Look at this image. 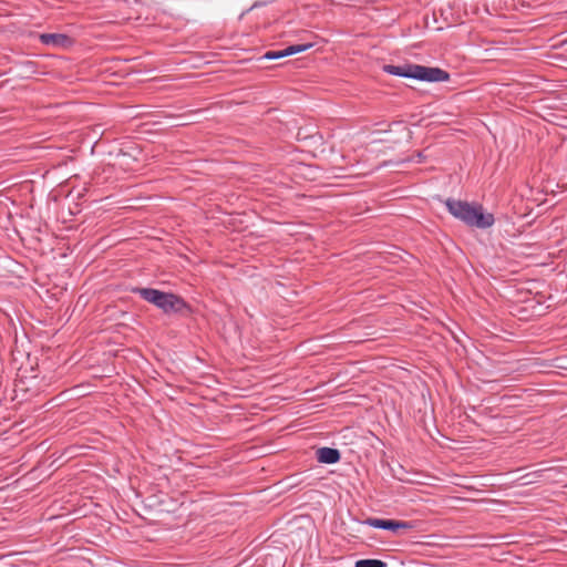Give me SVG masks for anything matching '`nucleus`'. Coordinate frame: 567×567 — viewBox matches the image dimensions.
I'll return each instance as SVG.
<instances>
[{"label": "nucleus", "instance_id": "obj_1", "mask_svg": "<svg viewBox=\"0 0 567 567\" xmlns=\"http://www.w3.org/2000/svg\"><path fill=\"white\" fill-rule=\"evenodd\" d=\"M445 206L455 218L462 220L467 226L485 229L494 224V216L485 213L480 205L447 199Z\"/></svg>", "mask_w": 567, "mask_h": 567}, {"label": "nucleus", "instance_id": "obj_2", "mask_svg": "<svg viewBox=\"0 0 567 567\" xmlns=\"http://www.w3.org/2000/svg\"><path fill=\"white\" fill-rule=\"evenodd\" d=\"M383 70L392 75L425 81V82H443L449 80V73L440 68L423 66L419 64L392 65L386 64Z\"/></svg>", "mask_w": 567, "mask_h": 567}, {"label": "nucleus", "instance_id": "obj_3", "mask_svg": "<svg viewBox=\"0 0 567 567\" xmlns=\"http://www.w3.org/2000/svg\"><path fill=\"white\" fill-rule=\"evenodd\" d=\"M137 292L144 300L155 305L165 312L179 311L185 306L184 301L173 293L151 288H141Z\"/></svg>", "mask_w": 567, "mask_h": 567}, {"label": "nucleus", "instance_id": "obj_4", "mask_svg": "<svg viewBox=\"0 0 567 567\" xmlns=\"http://www.w3.org/2000/svg\"><path fill=\"white\" fill-rule=\"evenodd\" d=\"M365 524L380 529H386L392 532H398L399 529H410L411 524L402 520H393V519H381V518H368Z\"/></svg>", "mask_w": 567, "mask_h": 567}, {"label": "nucleus", "instance_id": "obj_5", "mask_svg": "<svg viewBox=\"0 0 567 567\" xmlns=\"http://www.w3.org/2000/svg\"><path fill=\"white\" fill-rule=\"evenodd\" d=\"M40 40L43 44L54 48H66L72 43L71 39L62 33H42Z\"/></svg>", "mask_w": 567, "mask_h": 567}, {"label": "nucleus", "instance_id": "obj_6", "mask_svg": "<svg viewBox=\"0 0 567 567\" xmlns=\"http://www.w3.org/2000/svg\"><path fill=\"white\" fill-rule=\"evenodd\" d=\"M316 454L318 462L324 464H334L340 460V452L332 447H320Z\"/></svg>", "mask_w": 567, "mask_h": 567}, {"label": "nucleus", "instance_id": "obj_7", "mask_svg": "<svg viewBox=\"0 0 567 567\" xmlns=\"http://www.w3.org/2000/svg\"><path fill=\"white\" fill-rule=\"evenodd\" d=\"M385 563L379 559H360L355 563V567H385Z\"/></svg>", "mask_w": 567, "mask_h": 567}, {"label": "nucleus", "instance_id": "obj_8", "mask_svg": "<svg viewBox=\"0 0 567 567\" xmlns=\"http://www.w3.org/2000/svg\"><path fill=\"white\" fill-rule=\"evenodd\" d=\"M311 44H306V45H290L288 47L287 49H285V55L288 56V55H292V54H296V53H300V52H303L305 50H307L308 48H310Z\"/></svg>", "mask_w": 567, "mask_h": 567}, {"label": "nucleus", "instance_id": "obj_9", "mask_svg": "<svg viewBox=\"0 0 567 567\" xmlns=\"http://www.w3.org/2000/svg\"><path fill=\"white\" fill-rule=\"evenodd\" d=\"M286 56L285 55V50H280V51H269L267 53H265L264 58L267 59V60H276V59H280V58H284Z\"/></svg>", "mask_w": 567, "mask_h": 567}]
</instances>
